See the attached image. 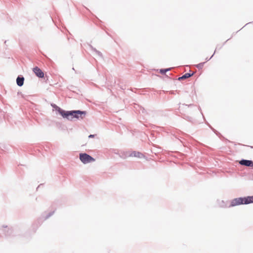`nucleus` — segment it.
<instances>
[{"label":"nucleus","instance_id":"nucleus-14","mask_svg":"<svg viewBox=\"0 0 253 253\" xmlns=\"http://www.w3.org/2000/svg\"><path fill=\"white\" fill-rule=\"evenodd\" d=\"M194 74V72H193L192 73H186L185 74H184L183 75H182V76L179 77L178 78V81H181L182 80H184V79L189 78L192 77Z\"/></svg>","mask_w":253,"mask_h":253},{"label":"nucleus","instance_id":"nucleus-36","mask_svg":"<svg viewBox=\"0 0 253 253\" xmlns=\"http://www.w3.org/2000/svg\"><path fill=\"white\" fill-rule=\"evenodd\" d=\"M252 23H253V22H252ZM251 23H252V22L248 23H247V24H246V25H248V24H251Z\"/></svg>","mask_w":253,"mask_h":253},{"label":"nucleus","instance_id":"nucleus-12","mask_svg":"<svg viewBox=\"0 0 253 253\" xmlns=\"http://www.w3.org/2000/svg\"><path fill=\"white\" fill-rule=\"evenodd\" d=\"M178 110H179V113L181 114L182 116V118L190 122H193V118L185 114H183L182 112H181V111H183L182 106H179Z\"/></svg>","mask_w":253,"mask_h":253},{"label":"nucleus","instance_id":"nucleus-18","mask_svg":"<svg viewBox=\"0 0 253 253\" xmlns=\"http://www.w3.org/2000/svg\"><path fill=\"white\" fill-rule=\"evenodd\" d=\"M171 69V68H165V69H161L160 70V73L162 75H166V73L168 71H170Z\"/></svg>","mask_w":253,"mask_h":253},{"label":"nucleus","instance_id":"nucleus-32","mask_svg":"<svg viewBox=\"0 0 253 253\" xmlns=\"http://www.w3.org/2000/svg\"><path fill=\"white\" fill-rule=\"evenodd\" d=\"M246 25H244V27H242L241 28V30H242V29L244 28V27H246Z\"/></svg>","mask_w":253,"mask_h":253},{"label":"nucleus","instance_id":"nucleus-30","mask_svg":"<svg viewBox=\"0 0 253 253\" xmlns=\"http://www.w3.org/2000/svg\"><path fill=\"white\" fill-rule=\"evenodd\" d=\"M246 25H244V27H242L241 28V30H242V29L244 28V27H246Z\"/></svg>","mask_w":253,"mask_h":253},{"label":"nucleus","instance_id":"nucleus-39","mask_svg":"<svg viewBox=\"0 0 253 253\" xmlns=\"http://www.w3.org/2000/svg\"><path fill=\"white\" fill-rule=\"evenodd\" d=\"M251 147L252 148H253V146H251Z\"/></svg>","mask_w":253,"mask_h":253},{"label":"nucleus","instance_id":"nucleus-35","mask_svg":"<svg viewBox=\"0 0 253 253\" xmlns=\"http://www.w3.org/2000/svg\"><path fill=\"white\" fill-rule=\"evenodd\" d=\"M246 25H244V27H242L241 28V30H242V29L244 28V27H246Z\"/></svg>","mask_w":253,"mask_h":253},{"label":"nucleus","instance_id":"nucleus-27","mask_svg":"<svg viewBox=\"0 0 253 253\" xmlns=\"http://www.w3.org/2000/svg\"><path fill=\"white\" fill-rule=\"evenodd\" d=\"M18 94H21L22 96H23V94H22V93L21 92H18Z\"/></svg>","mask_w":253,"mask_h":253},{"label":"nucleus","instance_id":"nucleus-24","mask_svg":"<svg viewBox=\"0 0 253 253\" xmlns=\"http://www.w3.org/2000/svg\"><path fill=\"white\" fill-rule=\"evenodd\" d=\"M213 55H214V53L211 55V56L210 58H206L207 61H209L213 57Z\"/></svg>","mask_w":253,"mask_h":253},{"label":"nucleus","instance_id":"nucleus-31","mask_svg":"<svg viewBox=\"0 0 253 253\" xmlns=\"http://www.w3.org/2000/svg\"><path fill=\"white\" fill-rule=\"evenodd\" d=\"M246 25H244V27H242L241 28V30H242V29L244 28V27H246Z\"/></svg>","mask_w":253,"mask_h":253},{"label":"nucleus","instance_id":"nucleus-20","mask_svg":"<svg viewBox=\"0 0 253 253\" xmlns=\"http://www.w3.org/2000/svg\"><path fill=\"white\" fill-rule=\"evenodd\" d=\"M205 62H201L196 65V67L199 69H202L203 68Z\"/></svg>","mask_w":253,"mask_h":253},{"label":"nucleus","instance_id":"nucleus-28","mask_svg":"<svg viewBox=\"0 0 253 253\" xmlns=\"http://www.w3.org/2000/svg\"><path fill=\"white\" fill-rule=\"evenodd\" d=\"M229 40H230V39H227V40L225 42H224V43L223 44V45L225 43V42H227V41H229Z\"/></svg>","mask_w":253,"mask_h":253},{"label":"nucleus","instance_id":"nucleus-1","mask_svg":"<svg viewBox=\"0 0 253 253\" xmlns=\"http://www.w3.org/2000/svg\"><path fill=\"white\" fill-rule=\"evenodd\" d=\"M54 211H51L48 212L45 215V212L43 213L42 214L40 218H39L37 219V220L32 224L31 226V229L33 230V232H35L36 231V230H37L38 227L41 225L43 221L46 220L50 216H51L54 214Z\"/></svg>","mask_w":253,"mask_h":253},{"label":"nucleus","instance_id":"nucleus-3","mask_svg":"<svg viewBox=\"0 0 253 253\" xmlns=\"http://www.w3.org/2000/svg\"><path fill=\"white\" fill-rule=\"evenodd\" d=\"M86 113L87 112L85 111H82L80 110H72V121H73L74 119L79 120L84 119L85 118Z\"/></svg>","mask_w":253,"mask_h":253},{"label":"nucleus","instance_id":"nucleus-34","mask_svg":"<svg viewBox=\"0 0 253 253\" xmlns=\"http://www.w3.org/2000/svg\"><path fill=\"white\" fill-rule=\"evenodd\" d=\"M246 25H244V27H242L241 28V30H242V29L244 28V27H246Z\"/></svg>","mask_w":253,"mask_h":253},{"label":"nucleus","instance_id":"nucleus-38","mask_svg":"<svg viewBox=\"0 0 253 253\" xmlns=\"http://www.w3.org/2000/svg\"><path fill=\"white\" fill-rule=\"evenodd\" d=\"M201 113H202L201 112ZM202 114V115H203V114ZM203 117L204 118V116H203Z\"/></svg>","mask_w":253,"mask_h":253},{"label":"nucleus","instance_id":"nucleus-8","mask_svg":"<svg viewBox=\"0 0 253 253\" xmlns=\"http://www.w3.org/2000/svg\"><path fill=\"white\" fill-rule=\"evenodd\" d=\"M33 71L36 76L39 78H43L44 76L43 72L37 66L33 68Z\"/></svg>","mask_w":253,"mask_h":253},{"label":"nucleus","instance_id":"nucleus-19","mask_svg":"<svg viewBox=\"0 0 253 253\" xmlns=\"http://www.w3.org/2000/svg\"><path fill=\"white\" fill-rule=\"evenodd\" d=\"M219 206H220V207H221L222 208H227V207H228V206H227V204L223 200L221 201V202L219 204Z\"/></svg>","mask_w":253,"mask_h":253},{"label":"nucleus","instance_id":"nucleus-22","mask_svg":"<svg viewBox=\"0 0 253 253\" xmlns=\"http://www.w3.org/2000/svg\"><path fill=\"white\" fill-rule=\"evenodd\" d=\"M182 106H187L188 107H191L193 106V107L196 108V105H194L193 104H189V105H187V104H183L182 105Z\"/></svg>","mask_w":253,"mask_h":253},{"label":"nucleus","instance_id":"nucleus-2","mask_svg":"<svg viewBox=\"0 0 253 253\" xmlns=\"http://www.w3.org/2000/svg\"><path fill=\"white\" fill-rule=\"evenodd\" d=\"M54 211H51L48 212L45 215V212L43 213L42 214L40 218H39L37 219V220L32 224L31 226V229L33 230V232H35L36 231V230H37L38 227L41 225L43 221L46 220L50 216H51L54 214Z\"/></svg>","mask_w":253,"mask_h":253},{"label":"nucleus","instance_id":"nucleus-15","mask_svg":"<svg viewBox=\"0 0 253 253\" xmlns=\"http://www.w3.org/2000/svg\"><path fill=\"white\" fill-rule=\"evenodd\" d=\"M88 46L90 47V48L94 51L101 58H103V56L102 53L99 51V50H97L95 48H94L91 44L87 43Z\"/></svg>","mask_w":253,"mask_h":253},{"label":"nucleus","instance_id":"nucleus-16","mask_svg":"<svg viewBox=\"0 0 253 253\" xmlns=\"http://www.w3.org/2000/svg\"><path fill=\"white\" fill-rule=\"evenodd\" d=\"M130 153L128 152H123L120 154V157L123 159H126L127 157H129V154Z\"/></svg>","mask_w":253,"mask_h":253},{"label":"nucleus","instance_id":"nucleus-21","mask_svg":"<svg viewBox=\"0 0 253 253\" xmlns=\"http://www.w3.org/2000/svg\"><path fill=\"white\" fill-rule=\"evenodd\" d=\"M206 123L209 126L210 128L217 135V133H219V132H218L215 129H214L207 122H206Z\"/></svg>","mask_w":253,"mask_h":253},{"label":"nucleus","instance_id":"nucleus-11","mask_svg":"<svg viewBox=\"0 0 253 253\" xmlns=\"http://www.w3.org/2000/svg\"><path fill=\"white\" fill-rule=\"evenodd\" d=\"M24 81L25 78L22 75H18L16 78L17 85L19 87H21L24 84Z\"/></svg>","mask_w":253,"mask_h":253},{"label":"nucleus","instance_id":"nucleus-4","mask_svg":"<svg viewBox=\"0 0 253 253\" xmlns=\"http://www.w3.org/2000/svg\"><path fill=\"white\" fill-rule=\"evenodd\" d=\"M0 234L1 237L4 236L5 237L8 238L11 236H14L12 235L13 230L12 228H8L7 226L3 225L0 228Z\"/></svg>","mask_w":253,"mask_h":253},{"label":"nucleus","instance_id":"nucleus-26","mask_svg":"<svg viewBox=\"0 0 253 253\" xmlns=\"http://www.w3.org/2000/svg\"><path fill=\"white\" fill-rule=\"evenodd\" d=\"M170 93L171 94H174V91H170Z\"/></svg>","mask_w":253,"mask_h":253},{"label":"nucleus","instance_id":"nucleus-5","mask_svg":"<svg viewBox=\"0 0 253 253\" xmlns=\"http://www.w3.org/2000/svg\"><path fill=\"white\" fill-rule=\"evenodd\" d=\"M81 161L84 164L95 161V159L86 153H81L79 155Z\"/></svg>","mask_w":253,"mask_h":253},{"label":"nucleus","instance_id":"nucleus-29","mask_svg":"<svg viewBox=\"0 0 253 253\" xmlns=\"http://www.w3.org/2000/svg\"><path fill=\"white\" fill-rule=\"evenodd\" d=\"M198 110L201 112V109L200 107H198Z\"/></svg>","mask_w":253,"mask_h":253},{"label":"nucleus","instance_id":"nucleus-17","mask_svg":"<svg viewBox=\"0 0 253 253\" xmlns=\"http://www.w3.org/2000/svg\"><path fill=\"white\" fill-rule=\"evenodd\" d=\"M51 105L53 107V108L55 110V111L56 112H57L58 114L59 113V112H60V111L62 109V108H61L60 107H59V106H58L57 105H56L55 104H53V103L51 104Z\"/></svg>","mask_w":253,"mask_h":253},{"label":"nucleus","instance_id":"nucleus-23","mask_svg":"<svg viewBox=\"0 0 253 253\" xmlns=\"http://www.w3.org/2000/svg\"><path fill=\"white\" fill-rule=\"evenodd\" d=\"M222 46H218V45H217V46H216V48H215V51H214V52L213 53L214 54V53H215V52H216V50H217V49H221V47H222Z\"/></svg>","mask_w":253,"mask_h":253},{"label":"nucleus","instance_id":"nucleus-25","mask_svg":"<svg viewBox=\"0 0 253 253\" xmlns=\"http://www.w3.org/2000/svg\"><path fill=\"white\" fill-rule=\"evenodd\" d=\"M94 137V134H90L89 136H88V138H93Z\"/></svg>","mask_w":253,"mask_h":253},{"label":"nucleus","instance_id":"nucleus-7","mask_svg":"<svg viewBox=\"0 0 253 253\" xmlns=\"http://www.w3.org/2000/svg\"><path fill=\"white\" fill-rule=\"evenodd\" d=\"M59 114H60L63 118L72 121V110L66 111L62 109Z\"/></svg>","mask_w":253,"mask_h":253},{"label":"nucleus","instance_id":"nucleus-37","mask_svg":"<svg viewBox=\"0 0 253 253\" xmlns=\"http://www.w3.org/2000/svg\"><path fill=\"white\" fill-rule=\"evenodd\" d=\"M253 167V161H252V167Z\"/></svg>","mask_w":253,"mask_h":253},{"label":"nucleus","instance_id":"nucleus-13","mask_svg":"<svg viewBox=\"0 0 253 253\" xmlns=\"http://www.w3.org/2000/svg\"><path fill=\"white\" fill-rule=\"evenodd\" d=\"M129 157H134L139 158L144 157V155L141 152L138 151H132L129 154Z\"/></svg>","mask_w":253,"mask_h":253},{"label":"nucleus","instance_id":"nucleus-33","mask_svg":"<svg viewBox=\"0 0 253 253\" xmlns=\"http://www.w3.org/2000/svg\"><path fill=\"white\" fill-rule=\"evenodd\" d=\"M246 25H244V27H242L241 28V30H242V29L244 28V27H246Z\"/></svg>","mask_w":253,"mask_h":253},{"label":"nucleus","instance_id":"nucleus-9","mask_svg":"<svg viewBox=\"0 0 253 253\" xmlns=\"http://www.w3.org/2000/svg\"><path fill=\"white\" fill-rule=\"evenodd\" d=\"M252 160L242 159L239 161V164L246 167H252Z\"/></svg>","mask_w":253,"mask_h":253},{"label":"nucleus","instance_id":"nucleus-10","mask_svg":"<svg viewBox=\"0 0 253 253\" xmlns=\"http://www.w3.org/2000/svg\"><path fill=\"white\" fill-rule=\"evenodd\" d=\"M241 205L239 197L236 198L232 199L230 201V204L228 206V208L233 207L235 206H238Z\"/></svg>","mask_w":253,"mask_h":253},{"label":"nucleus","instance_id":"nucleus-6","mask_svg":"<svg viewBox=\"0 0 253 253\" xmlns=\"http://www.w3.org/2000/svg\"><path fill=\"white\" fill-rule=\"evenodd\" d=\"M241 205H248L253 203V196L239 197Z\"/></svg>","mask_w":253,"mask_h":253}]
</instances>
